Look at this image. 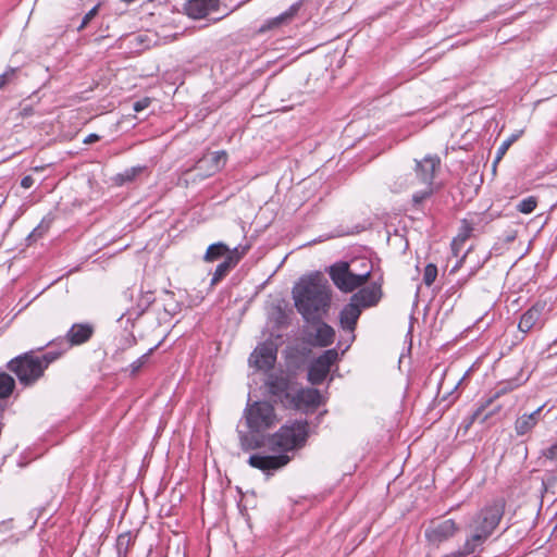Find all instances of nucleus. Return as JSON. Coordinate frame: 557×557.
Masks as SVG:
<instances>
[{
	"instance_id": "f257e3e1",
	"label": "nucleus",
	"mask_w": 557,
	"mask_h": 557,
	"mask_svg": "<svg viewBox=\"0 0 557 557\" xmlns=\"http://www.w3.org/2000/svg\"><path fill=\"white\" fill-rule=\"evenodd\" d=\"M297 311L307 322L319 320L331 304V288L321 274L301 277L293 288Z\"/></svg>"
},
{
	"instance_id": "f03ea898",
	"label": "nucleus",
	"mask_w": 557,
	"mask_h": 557,
	"mask_svg": "<svg viewBox=\"0 0 557 557\" xmlns=\"http://www.w3.org/2000/svg\"><path fill=\"white\" fill-rule=\"evenodd\" d=\"M62 352L63 350L48 351L38 356L30 350L10 360L7 367L17 376L21 384L29 386L44 375L48 366L57 360Z\"/></svg>"
},
{
	"instance_id": "7ed1b4c3",
	"label": "nucleus",
	"mask_w": 557,
	"mask_h": 557,
	"mask_svg": "<svg viewBox=\"0 0 557 557\" xmlns=\"http://www.w3.org/2000/svg\"><path fill=\"white\" fill-rule=\"evenodd\" d=\"M308 437L307 421L296 420L285 424L270 436L269 446L272 450L287 453L305 445Z\"/></svg>"
},
{
	"instance_id": "20e7f679",
	"label": "nucleus",
	"mask_w": 557,
	"mask_h": 557,
	"mask_svg": "<svg viewBox=\"0 0 557 557\" xmlns=\"http://www.w3.org/2000/svg\"><path fill=\"white\" fill-rule=\"evenodd\" d=\"M440 166L441 159L437 156H426L422 160L416 161L413 177L417 187L422 186L412 195V201L416 206L422 203L434 193V177Z\"/></svg>"
},
{
	"instance_id": "39448f33",
	"label": "nucleus",
	"mask_w": 557,
	"mask_h": 557,
	"mask_svg": "<svg viewBox=\"0 0 557 557\" xmlns=\"http://www.w3.org/2000/svg\"><path fill=\"white\" fill-rule=\"evenodd\" d=\"M247 426L252 432H263L277 422L274 407L268 401L248 404L244 412Z\"/></svg>"
},
{
	"instance_id": "423d86ee",
	"label": "nucleus",
	"mask_w": 557,
	"mask_h": 557,
	"mask_svg": "<svg viewBox=\"0 0 557 557\" xmlns=\"http://www.w3.org/2000/svg\"><path fill=\"white\" fill-rule=\"evenodd\" d=\"M329 274L334 285L344 293H350L361 287L370 277V271L362 274L351 272L349 264L345 261L331 265Z\"/></svg>"
},
{
	"instance_id": "0eeeda50",
	"label": "nucleus",
	"mask_w": 557,
	"mask_h": 557,
	"mask_svg": "<svg viewBox=\"0 0 557 557\" xmlns=\"http://www.w3.org/2000/svg\"><path fill=\"white\" fill-rule=\"evenodd\" d=\"M550 308L546 301H537L529 308L520 318L518 329L528 333L533 329H542L548 319Z\"/></svg>"
},
{
	"instance_id": "6e6552de",
	"label": "nucleus",
	"mask_w": 557,
	"mask_h": 557,
	"mask_svg": "<svg viewBox=\"0 0 557 557\" xmlns=\"http://www.w3.org/2000/svg\"><path fill=\"white\" fill-rule=\"evenodd\" d=\"M338 352L336 349L325 350L314 359L308 371V380L311 384H321L327 376L331 367L337 361Z\"/></svg>"
},
{
	"instance_id": "1a4fd4ad",
	"label": "nucleus",
	"mask_w": 557,
	"mask_h": 557,
	"mask_svg": "<svg viewBox=\"0 0 557 557\" xmlns=\"http://www.w3.org/2000/svg\"><path fill=\"white\" fill-rule=\"evenodd\" d=\"M503 516V507L500 504H493L484 508L474 519L472 528L479 530L481 533H486V537L493 533L498 525Z\"/></svg>"
},
{
	"instance_id": "9d476101",
	"label": "nucleus",
	"mask_w": 557,
	"mask_h": 557,
	"mask_svg": "<svg viewBox=\"0 0 557 557\" xmlns=\"http://www.w3.org/2000/svg\"><path fill=\"white\" fill-rule=\"evenodd\" d=\"M227 161V154L225 151H214L207 156H203L196 163L195 170L198 171L200 178L209 177L224 168Z\"/></svg>"
},
{
	"instance_id": "9b49d317",
	"label": "nucleus",
	"mask_w": 557,
	"mask_h": 557,
	"mask_svg": "<svg viewBox=\"0 0 557 557\" xmlns=\"http://www.w3.org/2000/svg\"><path fill=\"white\" fill-rule=\"evenodd\" d=\"M519 385H521V382H520L519 379H513V380H510V381L502 382L498 385L495 395L492 398H490L484 405H481L473 412V414L471 416V423H474L476 421H479L480 423H484L493 413H495L496 411L499 410V407H496L492 411L485 413V408L487 406H490L495 398H498L500 395L506 394L507 392L512 391L513 388L518 387Z\"/></svg>"
},
{
	"instance_id": "f8f14e48",
	"label": "nucleus",
	"mask_w": 557,
	"mask_h": 557,
	"mask_svg": "<svg viewBox=\"0 0 557 557\" xmlns=\"http://www.w3.org/2000/svg\"><path fill=\"white\" fill-rule=\"evenodd\" d=\"M277 349L272 342L260 344L251 354L249 361L259 370L271 369L276 360Z\"/></svg>"
},
{
	"instance_id": "ddd939ff",
	"label": "nucleus",
	"mask_w": 557,
	"mask_h": 557,
	"mask_svg": "<svg viewBox=\"0 0 557 557\" xmlns=\"http://www.w3.org/2000/svg\"><path fill=\"white\" fill-rule=\"evenodd\" d=\"M458 527L453 519H447L425 530L426 539L434 544H440L453 537Z\"/></svg>"
},
{
	"instance_id": "4468645a",
	"label": "nucleus",
	"mask_w": 557,
	"mask_h": 557,
	"mask_svg": "<svg viewBox=\"0 0 557 557\" xmlns=\"http://www.w3.org/2000/svg\"><path fill=\"white\" fill-rule=\"evenodd\" d=\"M290 458L281 454L277 456H262V455H251L248 459V463L256 469L262 471L269 470H277L282 467L286 466L289 462Z\"/></svg>"
},
{
	"instance_id": "2eb2a0df",
	"label": "nucleus",
	"mask_w": 557,
	"mask_h": 557,
	"mask_svg": "<svg viewBox=\"0 0 557 557\" xmlns=\"http://www.w3.org/2000/svg\"><path fill=\"white\" fill-rule=\"evenodd\" d=\"M320 403L321 395L318 389L299 388L296 392H292L287 405L300 409L302 407H317Z\"/></svg>"
},
{
	"instance_id": "dca6fc26",
	"label": "nucleus",
	"mask_w": 557,
	"mask_h": 557,
	"mask_svg": "<svg viewBox=\"0 0 557 557\" xmlns=\"http://www.w3.org/2000/svg\"><path fill=\"white\" fill-rule=\"evenodd\" d=\"M382 297L381 286L372 284L367 287H362L351 296V300L355 301L361 309L375 306Z\"/></svg>"
},
{
	"instance_id": "f3484780",
	"label": "nucleus",
	"mask_w": 557,
	"mask_h": 557,
	"mask_svg": "<svg viewBox=\"0 0 557 557\" xmlns=\"http://www.w3.org/2000/svg\"><path fill=\"white\" fill-rule=\"evenodd\" d=\"M267 387L271 395L280 398L287 405L293 391L286 377L272 374L268 377Z\"/></svg>"
},
{
	"instance_id": "a211bd4d",
	"label": "nucleus",
	"mask_w": 557,
	"mask_h": 557,
	"mask_svg": "<svg viewBox=\"0 0 557 557\" xmlns=\"http://www.w3.org/2000/svg\"><path fill=\"white\" fill-rule=\"evenodd\" d=\"M218 8V0H189L185 5V11L189 17L199 20L206 17L210 12L216 11Z\"/></svg>"
},
{
	"instance_id": "6ab92c4d",
	"label": "nucleus",
	"mask_w": 557,
	"mask_h": 557,
	"mask_svg": "<svg viewBox=\"0 0 557 557\" xmlns=\"http://www.w3.org/2000/svg\"><path fill=\"white\" fill-rule=\"evenodd\" d=\"M362 309L355 301H350L339 313V323L343 330L352 332L356 329Z\"/></svg>"
},
{
	"instance_id": "aec40b11",
	"label": "nucleus",
	"mask_w": 557,
	"mask_h": 557,
	"mask_svg": "<svg viewBox=\"0 0 557 557\" xmlns=\"http://www.w3.org/2000/svg\"><path fill=\"white\" fill-rule=\"evenodd\" d=\"M94 334L92 325L88 323H76L66 333L69 346L82 345L86 343Z\"/></svg>"
},
{
	"instance_id": "412c9836",
	"label": "nucleus",
	"mask_w": 557,
	"mask_h": 557,
	"mask_svg": "<svg viewBox=\"0 0 557 557\" xmlns=\"http://www.w3.org/2000/svg\"><path fill=\"white\" fill-rule=\"evenodd\" d=\"M244 253L245 249L239 251V248H234L232 252L227 255L224 261L216 267L211 284H216L219 281H221L230 272V270L239 262Z\"/></svg>"
},
{
	"instance_id": "4be33fe9",
	"label": "nucleus",
	"mask_w": 557,
	"mask_h": 557,
	"mask_svg": "<svg viewBox=\"0 0 557 557\" xmlns=\"http://www.w3.org/2000/svg\"><path fill=\"white\" fill-rule=\"evenodd\" d=\"M299 8H300V3H294L285 12L281 13L280 15H277V16H275L273 18L268 20L260 27L259 30L261 33H264L267 30H270V29H273V28H277V27H281L283 25L288 24L296 16L297 12L299 11Z\"/></svg>"
},
{
	"instance_id": "5701e85b",
	"label": "nucleus",
	"mask_w": 557,
	"mask_h": 557,
	"mask_svg": "<svg viewBox=\"0 0 557 557\" xmlns=\"http://www.w3.org/2000/svg\"><path fill=\"white\" fill-rule=\"evenodd\" d=\"M543 407H539L536 410L529 414H522L518 417L515 422V431L518 436L525 435L529 433L535 425L539 423L541 419V412Z\"/></svg>"
},
{
	"instance_id": "b1692460",
	"label": "nucleus",
	"mask_w": 557,
	"mask_h": 557,
	"mask_svg": "<svg viewBox=\"0 0 557 557\" xmlns=\"http://www.w3.org/2000/svg\"><path fill=\"white\" fill-rule=\"evenodd\" d=\"M472 529V534L465 541L462 549L458 550L459 553H462V557L474 554L479 549V547L482 546L484 542L487 540L486 533H481L479 530L474 528Z\"/></svg>"
},
{
	"instance_id": "393cba45",
	"label": "nucleus",
	"mask_w": 557,
	"mask_h": 557,
	"mask_svg": "<svg viewBox=\"0 0 557 557\" xmlns=\"http://www.w3.org/2000/svg\"><path fill=\"white\" fill-rule=\"evenodd\" d=\"M472 529V534L465 541L462 549L458 550L459 553H462V557L474 554L479 549V547L482 546L484 542L487 540L486 533H481L479 530L474 528Z\"/></svg>"
},
{
	"instance_id": "a878e982",
	"label": "nucleus",
	"mask_w": 557,
	"mask_h": 557,
	"mask_svg": "<svg viewBox=\"0 0 557 557\" xmlns=\"http://www.w3.org/2000/svg\"><path fill=\"white\" fill-rule=\"evenodd\" d=\"M472 529V534L465 541L462 549L458 550L459 553H462V557L474 554L479 549V547L482 546L484 542L487 540L486 533H481L479 530L474 528Z\"/></svg>"
},
{
	"instance_id": "bb28decb",
	"label": "nucleus",
	"mask_w": 557,
	"mask_h": 557,
	"mask_svg": "<svg viewBox=\"0 0 557 557\" xmlns=\"http://www.w3.org/2000/svg\"><path fill=\"white\" fill-rule=\"evenodd\" d=\"M259 432L245 433L238 432L240 447L245 451L255 450L264 446V440L258 435Z\"/></svg>"
},
{
	"instance_id": "cd10ccee",
	"label": "nucleus",
	"mask_w": 557,
	"mask_h": 557,
	"mask_svg": "<svg viewBox=\"0 0 557 557\" xmlns=\"http://www.w3.org/2000/svg\"><path fill=\"white\" fill-rule=\"evenodd\" d=\"M475 233V230L470 225L467 219L461 221V225L459 228L458 235L454 238L451 243V249L455 256H458L459 250L461 249L463 243L470 238Z\"/></svg>"
},
{
	"instance_id": "c85d7f7f",
	"label": "nucleus",
	"mask_w": 557,
	"mask_h": 557,
	"mask_svg": "<svg viewBox=\"0 0 557 557\" xmlns=\"http://www.w3.org/2000/svg\"><path fill=\"white\" fill-rule=\"evenodd\" d=\"M335 332L332 326L322 322L318 325L315 332V342L318 345L325 347L334 342Z\"/></svg>"
},
{
	"instance_id": "c756f323",
	"label": "nucleus",
	"mask_w": 557,
	"mask_h": 557,
	"mask_svg": "<svg viewBox=\"0 0 557 557\" xmlns=\"http://www.w3.org/2000/svg\"><path fill=\"white\" fill-rule=\"evenodd\" d=\"M389 187L392 191L400 193L409 188H416L417 184L412 174H401L395 177Z\"/></svg>"
},
{
	"instance_id": "7c9ffc66",
	"label": "nucleus",
	"mask_w": 557,
	"mask_h": 557,
	"mask_svg": "<svg viewBox=\"0 0 557 557\" xmlns=\"http://www.w3.org/2000/svg\"><path fill=\"white\" fill-rule=\"evenodd\" d=\"M494 215L488 212L483 213H472L468 218V222L472 227L475 230V232L480 233L483 232L484 227L494 220Z\"/></svg>"
},
{
	"instance_id": "2f4dec72",
	"label": "nucleus",
	"mask_w": 557,
	"mask_h": 557,
	"mask_svg": "<svg viewBox=\"0 0 557 557\" xmlns=\"http://www.w3.org/2000/svg\"><path fill=\"white\" fill-rule=\"evenodd\" d=\"M232 250L223 243H215L208 247L205 260L208 262L215 261L220 259L221 257H227L228 253H231Z\"/></svg>"
},
{
	"instance_id": "473e14b6",
	"label": "nucleus",
	"mask_w": 557,
	"mask_h": 557,
	"mask_svg": "<svg viewBox=\"0 0 557 557\" xmlns=\"http://www.w3.org/2000/svg\"><path fill=\"white\" fill-rule=\"evenodd\" d=\"M135 536L132 532H124L117 536L116 550L119 557H126L128 549L134 544Z\"/></svg>"
},
{
	"instance_id": "72a5a7b5",
	"label": "nucleus",
	"mask_w": 557,
	"mask_h": 557,
	"mask_svg": "<svg viewBox=\"0 0 557 557\" xmlns=\"http://www.w3.org/2000/svg\"><path fill=\"white\" fill-rule=\"evenodd\" d=\"M145 170V166H133L126 169L124 172L117 174L114 178L115 183L119 185H123L128 182H133L139 174H141Z\"/></svg>"
},
{
	"instance_id": "f704fd0d",
	"label": "nucleus",
	"mask_w": 557,
	"mask_h": 557,
	"mask_svg": "<svg viewBox=\"0 0 557 557\" xmlns=\"http://www.w3.org/2000/svg\"><path fill=\"white\" fill-rule=\"evenodd\" d=\"M15 387L14 379L8 373H0V398L9 397Z\"/></svg>"
},
{
	"instance_id": "c9c22d12",
	"label": "nucleus",
	"mask_w": 557,
	"mask_h": 557,
	"mask_svg": "<svg viewBox=\"0 0 557 557\" xmlns=\"http://www.w3.org/2000/svg\"><path fill=\"white\" fill-rule=\"evenodd\" d=\"M537 206V199L534 196L522 199L517 205V210L521 213L529 214L535 210Z\"/></svg>"
},
{
	"instance_id": "e433bc0d",
	"label": "nucleus",
	"mask_w": 557,
	"mask_h": 557,
	"mask_svg": "<svg viewBox=\"0 0 557 557\" xmlns=\"http://www.w3.org/2000/svg\"><path fill=\"white\" fill-rule=\"evenodd\" d=\"M518 138V135H512L510 138H508L507 140H505L497 149V152H496V157H495V160H494V165H496L500 160L502 158L505 156V153L507 152L508 148L511 146V144Z\"/></svg>"
},
{
	"instance_id": "4c0bfd02",
	"label": "nucleus",
	"mask_w": 557,
	"mask_h": 557,
	"mask_svg": "<svg viewBox=\"0 0 557 557\" xmlns=\"http://www.w3.org/2000/svg\"><path fill=\"white\" fill-rule=\"evenodd\" d=\"M437 276L436 265L430 263L425 267L423 273V282L426 286H431Z\"/></svg>"
},
{
	"instance_id": "58836bf2",
	"label": "nucleus",
	"mask_w": 557,
	"mask_h": 557,
	"mask_svg": "<svg viewBox=\"0 0 557 557\" xmlns=\"http://www.w3.org/2000/svg\"><path fill=\"white\" fill-rule=\"evenodd\" d=\"M543 486L545 493H552L553 495L557 494V473L549 474L545 480H543Z\"/></svg>"
},
{
	"instance_id": "ea45409f",
	"label": "nucleus",
	"mask_w": 557,
	"mask_h": 557,
	"mask_svg": "<svg viewBox=\"0 0 557 557\" xmlns=\"http://www.w3.org/2000/svg\"><path fill=\"white\" fill-rule=\"evenodd\" d=\"M100 4L95 5L91 10H89L83 17L81 25L78 26V30L84 29L90 21L98 14Z\"/></svg>"
},
{
	"instance_id": "a19ab883",
	"label": "nucleus",
	"mask_w": 557,
	"mask_h": 557,
	"mask_svg": "<svg viewBox=\"0 0 557 557\" xmlns=\"http://www.w3.org/2000/svg\"><path fill=\"white\" fill-rule=\"evenodd\" d=\"M151 351H152V349H150L148 352L144 354L141 357H139L137 360H135L131 364L132 374H136L141 369V367L147 362Z\"/></svg>"
},
{
	"instance_id": "79ce46f5",
	"label": "nucleus",
	"mask_w": 557,
	"mask_h": 557,
	"mask_svg": "<svg viewBox=\"0 0 557 557\" xmlns=\"http://www.w3.org/2000/svg\"><path fill=\"white\" fill-rule=\"evenodd\" d=\"M542 457L556 462L557 461V442L553 444L550 447L544 449L542 451Z\"/></svg>"
},
{
	"instance_id": "37998d69",
	"label": "nucleus",
	"mask_w": 557,
	"mask_h": 557,
	"mask_svg": "<svg viewBox=\"0 0 557 557\" xmlns=\"http://www.w3.org/2000/svg\"><path fill=\"white\" fill-rule=\"evenodd\" d=\"M15 69H9L0 75V89L3 88L15 75Z\"/></svg>"
},
{
	"instance_id": "c03bdc74",
	"label": "nucleus",
	"mask_w": 557,
	"mask_h": 557,
	"mask_svg": "<svg viewBox=\"0 0 557 557\" xmlns=\"http://www.w3.org/2000/svg\"><path fill=\"white\" fill-rule=\"evenodd\" d=\"M149 104H150V99L144 98V99H140V100L134 102L133 109L136 112H140V111L147 109L149 107Z\"/></svg>"
},
{
	"instance_id": "a18cd8bd",
	"label": "nucleus",
	"mask_w": 557,
	"mask_h": 557,
	"mask_svg": "<svg viewBox=\"0 0 557 557\" xmlns=\"http://www.w3.org/2000/svg\"><path fill=\"white\" fill-rule=\"evenodd\" d=\"M34 178L30 175H26L21 181V186L25 189L30 188L34 185Z\"/></svg>"
},
{
	"instance_id": "49530a36",
	"label": "nucleus",
	"mask_w": 557,
	"mask_h": 557,
	"mask_svg": "<svg viewBox=\"0 0 557 557\" xmlns=\"http://www.w3.org/2000/svg\"><path fill=\"white\" fill-rule=\"evenodd\" d=\"M100 139V136L97 134H89L85 139L84 144H92Z\"/></svg>"
},
{
	"instance_id": "de8ad7c7",
	"label": "nucleus",
	"mask_w": 557,
	"mask_h": 557,
	"mask_svg": "<svg viewBox=\"0 0 557 557\" xmlns=\"http://www.w3.org/2000/svg\"><path fill=\"white\" fill-rule=\"evenodd\" d=\"M508 239H509V240H512V239H515V235H512V236H509V238H508Z\"/></svg>"
}]
</instances>
